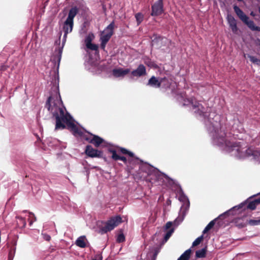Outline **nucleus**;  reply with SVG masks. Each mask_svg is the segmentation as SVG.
<instances>
[{"instance_id":"a19ab883","label":"nucleus","mask_w":260,"mask_h":260,"mask_svg":"<svg viewBox=\"0 0 260 260\" xmlns=\"http://www.w3.org/2000/svg\"><path fill=\"white\" fill-rule=\"evenodd\" d=\"M256 200L258 204H260V198L256 199Z\"/></svg>"},{"instance_id":"f257e3e1","label":"nucleus","mask_w":260,"mask_h":260,"mask_svg":"<svg viewBox=\"0 0 260 260\" xmlns=\"http://www.w3.org/2000/svg\"><path fill=\"white\" fill-rule=\"evenodd\" d=\"M177 100L183 106H191L195 115L204 121L213 145L239 159L252 157L260 162V150L249 147L243 142H234L229 140L220 123V116L211 112L210 108H205L193 98L188 99L186 94L181 93L177 95Z\"/></svg>"},{"instance_id":"2eb2a0df","label":"nucleus","mask_w":260,"mask_h":260,"mask_svg":"<svg viewBox=\"0 0 260 260\" xmlns=\"http://www.w3.org/2000/svg\"><path fill=\"white\" fill-rule=\"evenodd\" d=\"M85 139L96 147L99 146L104 141L101 137L92 134L90 135V138L85 137Z\"/></svg>"},{"instance_id":"c9c22d12","label":"nucleus","mask_w":260,"mask_h":260,"mask_svg":"<svg viewBox=\"0 0 260 260\" xmlns=\"http://www.w3.org/2000/svg\"><path fill=\"white\" fill-rule=\"evenodd\" d=\"M161 86H164L165 88H168L170 87V82L169 80L166 78V80L164 81L163 84H161Z\"/></svg>"},{"instance_id":"39448f33","label":"nucleus","mask_w":260,"mask_h":260,"mask_svg":"<svg viewBox=\"0 0 260 260\" xmlns=\"http://www.w3.org/2000/svg\"><path fill=\"white\" fill-rule=\"evenodd\" d=\"M78 12V9L76 7L72 8L69 12L68 17L64 22L62 27V30L64 32L62 43L66 41L67 35L72 31L74 25V19Z\"/></svg>"},{"instance_id":"2f4dec72","label":"nucleus","mask_w":260,"mask_h":260,"mask_svg":"<svg viewBox=\"0 0 260 260\" xmlns=\"http://www.w3.org/2000/svg\"><path fill=\"white\" fill-rule=\"evenodd\" d=\"M16 248L11 249L9 253L8 260H13L15 253Z\"/></svg>"},{"instance_id":"c85d7f7f","label":"nucleus","mask_w":260,"mask_h":260,"mask_svg":"<svg viewBox=\"0 0 260 260\" xmlns=\"http://www.w3.org/2000/svg\"><path fill=\"white\" fill-rule=\"evenodd\" d=\"M248 57L250 59V60L253 62V63H255L257 65L260 66V60L255 56L249 55Z\"/></svg>"},{"instance_id":"58836bf2","label":"nucleus","mask_w":260,"mask_h":260,"mask_svg":"<svg viewBox=\"0 0 260 260\" xmlns=\"http://www.w3.org/2000/svg\"><path fill=\"white\" fill-rule=\"evenodd\" d=\"M92 260H102V256L101 255L96 256V258Z\"/></svg>"},{"instance_id":"6ab92c4d","label":"nucleus","mask_w":260,"mask_h":260,"mask_svg":"<svg viewBox=\"0 0 260 260\" xmlns=\"http://www.w3.org/2000/svg\"><path fill=\"white\" fill-rule=\"evenodd\" d=\"M191 249H188L186 250L178 258L177 260H188L190 257L191 253Z\"/></svg>"},{"instance_id":"ea45409f","label":"nucleus","mask_w":260,"mask_h":260,"mask_svg":"<svg viewBox=\"0 0 260 260\" xmlns=\"http://www.w3.org/2000/svg\"><path fill=\"white\" fill-rule=\"evenodd\" d=\"M245 225V224L244 223H241L240 224H238L237 225L239 227V228H242L243 226H244Z\"/></svg>"},{"instance_id":"37998d69","label":"nucleus","mask_w":260,"mask_h":260,"mask_svg":"<svg viewBox=\"0 0 260 260\" xmlns=\"http://www.w3.org/2000/svg\"><path fill=\"white\" fill-rule=\"evenodd\" d=\"M250 15H252V16H254V15L252 12H251Z\"/></svg>"},{"instance_id":"412c9836","label":"nucleus","mask_w":260,"mask_h":260,"mask_svg":"<svg viewBox=\"0 0 260 260\" xmlns=\"http://www.w3.org/2000/svg\"><path fill=\"white\" fill-rule=\"evenodd\" d=\"M217 218H215L214 220L211 221L205 227L204 230L203 231V234H206L207 232H208L210 230H211L215 225V221Z\"/></svg>"},{"instance_id":"f03ea898","label":"nucleus","mask_w":260,"mask_h":260,"mask_svg":"<svg viewBox=\"0 0 260 260\" xmlns=\"http://www.w3.org/2000/svg\"><path fill=\"white\" fill-rule=\"evenodd\" d=\"M46 108L55 117V129H63L65 124L75 136H82L83 133L73 123L71 116L66 112L59 92L58 86H53L50 95L46 103Z\"/></svg>"},{"instance_id":"dca6fc26","label":"nucleus","mask_w":260,"mask_h":260,"mask_svg":"<svg viewBox=\"0 0 260 260\" xmlns=\"http://www.w3.org/2000/svg\"><path fill=\"white\" fill-rule=\"evenodd\" d=\"M130 72V69L122 68L115 69L113 70V75L115 77H123Z\"/></svg>"},{"instance_id":"c756f323","label":"nucleus","mask_w":260,"mask_h":260,"mask_svg":"<svg viewBox=\"0 0 260 260\" xmlns=\"http://www.w3.org/2000/svg\"><path fill=\"white\" fill-rule=\"evenodd\" d=\"M248 223L250 225H260V218L258 219H250L248 221Z\"/></svg>"},{"instance_id":"4468645a","label":"nucleus","mask_w":260,"mask_h":260,"mask_svg":"<svg viewBox=\"0 0 260 260\" xmlns=\"http://www.w3.org/2000/svg\"><path fill=\"white\" fill-rule=\"evenodd\" d=\"M227 21L232 31L236 34L238 31L237 21L235 18L231 14H228Z\"/></svg>"},{"instance_id":"e433bc0d","label":"nucleus","mask_w":260,"mask_h":260,"mask_svg":"<svg viewBox=\"0 0 260 260\" xmlns=\"http://www.w3.org/2000/svg\"><path fill=\"white\" fill-rule=\"evenodd\" d=\"M42 235L43 236V238L46 241H49L51 239L50 236L48 234H42Z\"/></svg>"},{"instance_id":"a211bd4d","label":"nucleus","mask_w":260,"mask_h":260,"mask_svg":"<svg viewBox=\"0 0 260 260\" xmlns=\"http://www.w3.org/2000/svg\"><path fill=\"white\" fill-rule=\"evenodd\" d=\"M61 53H62V49L59 48L57 50L56 56L54 57V58H51V60L52 61H57V69H58V68H59V63H60V61L61 60Z\"/></svg>"},{"instance_id":"393cba45","label":"nucleus","mask_w":260,"mask_h":260,"mask_svg":"<svg viewBox=\"0 0 260 260\" xmlns=\"http://www.w3.org/2000/svg\"><path fill=\"white\" fill-rule=\"evenodd\" d=\"M257 204H258L256 200H255L253 201L249 202L247 206V208L251 210H254L256 208Z\"/></svg>"},{"instance_id":"5701e85b","label":"nucleus","mask_w":260,"mask_h":260,"mask_svg":"<svg viewBox=\"0 0 260 260\" xmlns=\"http://www.w3.org/2000/svg\"><path fill=\"white\" fill-rule=\"evenodd\" d=\"M135 18L137 25H139L143 21L144 19V15L141 13H138L135 14Z\"/></svg>"},{"instance_id":"1a4fd4ad","label":"nucleus","mask_w":260,"mask_h":260,"mask_svg":"<svg viewBox=\"0 0 260 260\" xmlns=\"http://www.w3.org/2000/svg\"><path fill=\"white\" fill-rule=\"evenodd\" d=\"M151 9V16H158L162 14L164 11L162 0H158L153 5H152Z\"/></svg>"},{"instance_id":"6e6552de","label":"nucleus","mask_w":260,"mask_h":260,"mask_svg":"<svg viewBox=\"0 0 260 260\" xmlns=\"http://www.w3.org/2000/svg\"><path fill=\"white\" fill-rule=\"evenodd\" d=\"M122 222V219L120 216H116L111 218L107 221L105 225L101 228V234H105L111 231Z\"/></svg>"},{"instance_id":"423d86ee","label":"nucleus","mask_w":260,"mask_h":260,"mask_svg":"<svg viewBox=\"0 0 260 260\" xmlns=\"http://www.w3.org/2000/svg\"><path fill=\"white\" fill-rule=\"evenodd\" d=\"M114 28V22L113 21L101 33L100 39L101 47L103 50L105 49L107 43L113 34Z\"/></svg>"},{"instance_id":"bb28decb","label":"nucleus","mask_w":260,"mask_h":260,"mask_svg":"<svg viewBox=\"0 0 260 260\" xmlns=\"http://www.w3.org/2000/svg\"><path fill=\"white\" fill-rule=\"evenodd\" d=\"M203 239V235L197 238L192 243V246H196L200 244Z\"/></svg>"},{"instance_id":"7ed1b4c3","label":"nucleus","mask_w":260,"mask_h":260,"mask_svg":"<svg viewBox=\"0 0 260 260\" xmlns=\"http://www.w3.org/2000/svg\"><path fill=\"white\" fill-rule=\"evenodd\" d=\"M177 196H178L179 200L183 203L180 208V211L178 216L174 221L175 226H178L183 220L186 212L189 207V201L187 197L184 194L182 189L180 188L177 191Z\"/></svg>"},{"instance_id":"7c9ffc66","label":"nucleus","mask_w":260,"mask_h":260,"mask_svg":"<svg viewBox=\"0 0 260 260\" xmlns=\"http://www.w3.org/2000/svg\"><path fill=\"white\" fill-rule=\"evenodd\" d=\"M109 151L112 154V158L114 160H119V157H120V156L117 154L116 151L115 150H113V149H110Z\"/></svg>"},{"instance_id":"aec40b11","label":"nucleus","mask_w":260,"mask_h":260,"mask_svg":"<svg viewBox=\"0 0 260 260\" xmlns=\"http://www.w3.org/2000/svg\"><path fill=\"white\" fill-rule=\"evenodd\" d=\"M245 205V204L244 203H242L239 204L238 206H236L233 207L232 208H231L229 211H228L224 212V213L220 215L218 217L222 216L223 215H225L226 214H230L231 212H233V211H234V210H235L236 209H237V210L238 209H240L242 208Z\"/></svg>"},{"instance_id":"473e14b6","label":"nucleus","mask_w":260,"mask_h":260,"mask_svg":"<svg viewBox=\"0 0 260 260\" xmlns=\"http://www.w3.org/2000/svg\"><path fill=\"white\" fill-rule=\"evenodd\" d=\"M121 152L123 154H127L129 156L133 157L134 156V153L131 151H128L125 148H121L120 149Z\"/></svg>"},{"instance_id":"cd10ccee","label":"nucleus","mask_w":260,"mask_h":260,"mask_svg":"<svg viewBox=\"0 0 260 260\" xmlns=\"http://www.w3.org/2000/svg\"><path fill=\"white\" fill-rule=\"evenodd\" d=\"M94 38V36L92 34H89L87 36L85 39V45L91 43L93 39Z\"/></svg>"},{"instance_id":"f3484780","label":"nucleus","mask_w":260,"mask_h":260,"mask_svg":"<svg viewBox=\"0 0 260 260\" xmlns=\"http://www.w3.org/2000/svg\"><path fill=\"white\" fill-rule=\"evenodd\" d=\"M87 239L84 236L79 237L76 241V244L80 248H85L86 246Z\"/></svg>"},{"instance_id":"79ce46f5","label":"nucleus","mask_w":260,"mask_h":260,"mask_svg":"<svg viewBox=\"0 0 260 260\" xmlns=\"http://www.w3.org/2000/svg\"><path fill=\"white\" fill-rule=\"evenodd\" d=\"M167 203H168V204H170V203H171V201H170V200H168L167 201Z\"/></svg>"},{"instance_id":"0eeeda50","label":"nucleus","mask_w":260,"mask_h":260,"mask_svg":"<svg viewBox=\"0 0 260 260\" xmlns=\"http://www.w3.org/2000/svg\"><path fill=\"white\" fill-rule=\"evenodd\" d=\"M234 10L238 17L252 30L260 31V27L256 26L254 22L236 5L234 6Z\"/></svg>"},{"instance_id":"9d476101","label":"nucleus","mask_w":260,"mask_h":260,"mask_svg":"<svg viewBox=\"0 0 260 260\" xmlns=\"http://www.w3.org/2000/svg\"><path fill=\"white\" fill-rule=\"evenodd\" d=\"M85 153L91 157H102V151L93 149L90 145H87L85 149Z\"/></svg>"},{"instance_id":"20e7f679","label":"nucleus","mask_w":260,"mask_h":260,"mask_svg":"<svg viewBox=\"0 0 260 260\" xmlns=\"http://www.w3.org/2000/svg\"><path fill=\"white\" fill-rule=\"evenodd\" d=\"M142 170L147 173L149 177V179L152 183L158 182V184H160L164 181V178L167 179L168 176L164 173L160 172L157 169L154 168L148 164H145L141 167Z\"/></svg>"},{"instance_id":"b1692460","label":"nucleus","mask_w":260,"mask_h":260,"mask_svg":"<svg viewBox=\"0 0 260 260\" xmlns=\"http://www.w3.org/2000/svg\"><path fill=\"white\" fill-rule=\"evenodd\" d=\"M18 220L17 221V224L21 228H24L26 225V221L22 217H18Z\"/></svg>"},{"instance_id":"f8f14e48","label":"nucleus","mask_w":260,"mask_h":260,"mask_svg":"<svg viewBox=\"0 0 260 260\" xmlns=\"http://www.w3.org/2000/svg\"><path fill=\"white\" fill-rule=\"evenodd\" d=\"M166 80V78H161L160 80L157 79L155 77L152 76L148 81L147 85L157 88L163 84L164 81Z\"/></svg>"},{"instance_id":"c03bdc74","label":"nucleus","mask_w":260,"mask_h":260,"mask_svg":"<svg viewBox=\"0 0 260 260\" xmlns=\"http://www.w3.org/2000/svg\"><path fill=\"white\" fill-rule=\"evenodd\" d=\"M258 11H259V13H260V7H259V9H258Z\"/></svg>"},{"instance_id":"a878e982","label":"nucleus","mask_w":260,"mask_h":260,"mask_svg":"<svg viewBox=\"0 0 260 260\" xmlns=\"http://www.w3.org/2000/svg\"><path fill=\"white\" fill-rule=\"evenodd\" d=\"M86 47L87 49L93 51H97L98 49V46L96 44H92V43H89L88 44H86Z\"/></svg>"},{"instance_id":"f704fd0d","label":"nucleus","mask_w":260,"mask_h":260,"mask_svg":"<svg viewBox=\"0 0 260 260\" xmlns=\"http://www.w3.org/2000/svg\"><path fill=\"white\" fill-rule=\"evenodd\" d=\"M29 219L30 220V221H29V225H31L32 224L33 222L36 221V220L34 214L31 213H29Z\"/></svg>"},{"instance_id":"4c0bfd02","label":"nucleus","mask_w":260,"mask_h":260,"mask_svg":"<svg viewBox=\"0 0 260 260\" xmlns=\"http://www.w3.org/2000/svg\"><path fill=\"white\" fill-rule=\"evenodd\" d=\"M119 160H122L125 163L126 162V158L124 156H120V157H119Z\"/></svg>"},{"instance_id":"ddd939ff","label":"nucleus","mask_w":260,"mask_h":260,"mask_svg":"<svg viewBox=\"0 0 260 260\" xmlns=\"http://www.w3.org/2000/svg\"><path fill=\"white\" fill-rule=\"evenodd\" d=\"M146 74V68L143 64H140L138 67L131 72L133 77H140Z\"/></svg>"},{"instance_id":"72a5a7b5","label":"nucleus","mask_w":260,"mask_h":260,"mask_svg":"<svg viewBox=\"0 0 260 260\" xmlns=\"http://www.w3.org/2000/svg\"><path fill=\"white\" fill-rule=\"evenodd\" d=\"M125 240V237L123 234H119L117 238V241L119 243L122 242Z\"/></svg>"},{"instance_id":"9b49d317","label":"nucleus","mask_w":260,"mask_h":260,"mask_svg":"<svg viewBox=\"0 0 260 260\" xmlns=\"http://www.w3.org/2000/svg\"><path fill=\"white\" fill-rule=\"evenodd\" d=\"M174 221H168L166 223V225L165 226V230H167L168 229L169 231H168L164 237V240L165 242H166L171 236L172 234L174 232V228H176V226L174 224ZM177 226H176L177 227Z\"/></svg>"},{"instance_id":"4be33fe9","label":"nucleus","mask_w":260,"mask_h":260,"mask_svg":"<svg viewBox=\"0 0 260 260\" xmlns=\"http://www.w3.org/2000/svg\"><path fill=\"white\" fill-rule=\"evenodd\" d=\"M206 253V248L197 250L196 252V256L198 258H203L205 257Z\"/></svg>"}]
</instances>
